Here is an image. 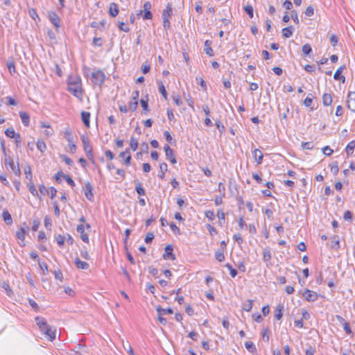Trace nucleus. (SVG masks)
<instances>
[{
    "instance_id": "obj_1",
    "label": "nucleus",
    "mask_w": 355,
    "mask_h": 355,
    "mask_svg": "<svg viewBox=\"0 0 355 355\" xmlns=\"http://www.w3.org/2000/svg\"><path fill=\"white\" fill-rule=\"evenodd\" d=\"M35 320L40 329V331L46 336L49 337L51 341H53L55 338V329L49 326L44 318L37 316L35 318Z\"/></svg>"
},
{
    "instance_id": "obj_2",
    "label": "nucleus",
    "mask_w": 355,
    "mask_h": 355,
    "mask_svg": "<svg viewBox=\"0 0 355 355\" xmlns=\"http://www.w3.org/2000/svg\"><path fill=\"white\" fill-rule=\"evenodd\" d=\"M28 232L29 227L26 223H22L20 226L19 230L16 232V237L18 240H19V244L21 247H24L26 245L24 242L25 236L28 234Z\"/></svg>"
},
{
    "instance_id": "obj_3",
    "label": "nucleus",
    "mask_w": 355,
    "mask_h": 355,
    "mask_svg": "<svg viewBox=\"0 0 355 355\" xmlns=\"http://www.w3.org/2000/svg\"><path fill=\"white\" fill-rule=\"evenodd\" d=\"M105 80V73L100 69L92 72L91 80L95 85L101 86Z\"/></svg>"
},
{
    "instance_id": "obj_4",
    "label": "nucleus",
    "mask_w": 355,
    "mask_h": 355,
    "mask_svg": "<svg viewBox=\"0 0 355 355\" xmlns=\"http://www.w3.org/2000/svg\"><path fill=\"white\" fill-rule=\"evenodd\" d=\"M64 137L68 141V146L69 150L71 153H74L76 151V146L73 143V138L72 132L69 128H67L64 131Z\"/></svg>"
},
{
    "instance_id": "obj_5",
    "label": "nucleus",
    "mask_w": 355,
    "mask_h": 355,
    "mask_svg": "<svg viewBox=\"0 0 355 355\" xmlns=\"http://www.w3.org/2000/svg\"><path fill=\"white\" fill-rule=\"evenodd\" d=\"M4 164L6 166H9L11 168L15 175L19 176L21 175V171L19 164L15 165L14 161L8 155H6Z\"/></svg>"
},
{
    "instance_id": "obj_6",
    "label": "nucleus",
    "mask_w": 355,
    "mask_h": 355,
    "mask_svg": "<svg viewBox=\"0 0 355 355\" xmlns=\"http://www.w3.org/2000/svg\"><path fill=\"white\" fill-rule=\"evenodd\" d=\"M67 90L69 91V92H70L72 95H73L78 99H82V98H83L82 85H69V86H68Z\"/></svg>"
},
{
    "instance_id": "obj_7",
    "label": "nucleus",
    "mask_w": 355,
    "mask_h": 355,
    "mask_svg": "<svg viewBox=\"0 0 355 355\" xmlns=\"http://www.w3.org/2000/svg\"><path fill=\"white\" fill-rule=\"evenodd\" d=\"M84 194L86 198L90 202L94 201V194H93V187L92 184L89 182H86L83 186Z\"/></svg>"
},
{
    "instance_id": "obj_8",
    "label": "nucleus",
    "mask_w": 355,
    "mask_h": 355,
    "mask_svg": "<svg viewBox=\"0 0 355 355\" xmlns=\"http://www.w3.org/2000/svg\"><path fill=\"white\" fill-rule=\"evenodd\" d=\"M164 150L165 152L166 157L171 162V164H174L177 163L176 158L173 154L172 148L168 145L165 144L164 146Z\"/></svg>"
},
{
    "instance_id": "obj_9",
    "label": "nucleus",
    "mask_w": 355,
    "mask_h": 355,
    "mask_svg": "<svg viewBox=\"0 0 355 355\" xmlns=\"http://www.w3.org/2000/svg\"><path fill=\"white\" fill-rule=\"evenodd\" d=\"M48 18L57 29L60 27V18L55 12H49Z\"/></svg>"
},
{
    "instance_id": "obj_10",
    "label": "nucleus",
    "mask_w": 355,
    "mask_h": 355,
    "mask_svg": "<svg viewBox=\"0 0 355 355\" xmlns=\"http://www.w3.org/2000/svg\"><path fill=\"white\" fill-rule=\"evenodd\" d=\"M303 297L308 302H315L318 300V295L316 292L306 289L302 294Z\"/></svg>"
},
{
    "instance_id": "obj_11",
    "label": "nucleus",
    "mask_w": 355,
    "mask_h": 355,
    "mask_svg": "<svg viewBox=\"0 0 355 355\" xmlns=\"http://www.w3.org/2000/svg\"><path fill=\"white\" fill-rule=\"evenodd\" d=\"M347 105L349 110L355 112V92L348 93Z\"/></svg>"
},
{
    "instance_id": "obj_12",
    "label": "nucleus",
    "mask_w": 355,
    "mask_h": 355,
    "mask_svg": "<svg viewBox=\"0 0 355 355\" xmlns=\"http://www.w3.org/2000/svg\"><path fill=\"white\" fill-rule=\"evenodd\" d=\"M81 140L83 145V149L86 154L93 152L92 146L89 144V139L87 136L83 135L81 136Z\"/></svg>"
},
{
    "instance_id": "obj_13",
    "label": "nucleus",
    "mask_w": 355,
    "mask_h": 355,
    "mask_svg": "<svg viewBox=\"0 0 355 355\" xmlns=\"http://www.w3.org/2000/svg\"><path fill=\"white\" fill-rule=\"evenodd\" d=\"M173 246L171 245H168L165 247L164 249V253L163 254V258L166 260L171 259L175 260V255L173 253Z\"/></svg>"
},
{
    "instance_id": "obj_14",
    "label": "nucleus",
    "mask_w": 355,
    "mask_h": 355,
    "mask_svg": "<svg viewBox=\"0 0 355 355\" xmlns=\"http://www.w3.org/2000/svg\"><path fill=\"white\" fill-rule=\"evenodd\" d=\"M76 230L80 234L82 241L87 243H89V236L85 232V226L83 224L78 225Z\"/></svg>"
},
{
    "instance_id": "obj_15",
    "label": "nucleus",
    "mask_w": 355,
    "mask_h": 355,
    "mask_svg": "<svg viewBox=\"0 0 355 355\" xmlns=\"http://www.w3.org/2000/svg\"><path fill=\"white\" fill-rule=\"evenodd\" d=\"M119 157L124 159V164L126 166H128L130 164L131 155L130 153L129 148H126V150L125 151L120 153Z\"/></svg>"
},
{
    "instance_id": "obj_16",
    "label": "nucleus",
    "mask_w": 355,
    "mask_h": 355,
    "mask_svg": "<svg viewBox=\"0 0 355 355\" xmlns=\"http://www.w3.org/2000/svg\"><path fill=\"white\" fill-rule=\"evenodd\" d=\"M68 86L81 85V78L78 76H69L67 80Z\"/></svg>"
},
{
    "instance_id": "obj_17",
    "label": "nucleus",
    "mask_w": 355,
    "mask_h": 355,
    "mask_svg": "<svg viewBox=\"0 0 355 355\" xmlns=\"http://www.w3.org/2000/svg\"><path fill=\"white\" fill-rule=\"evenodd\" d=\"M252 153L253 157L255 159L257 164H261L263 162V157L262 152L260 150L256 148L252 151Z\"/></svg>"
},
{
    "instance_id": "obj_18",
    "label": "nucleus",
    "mask_w": 355,
    "mask_h": 355,
    "mask_svg": "<svg viewBox=\"0 0 355 355\" xmlns=\"http://www.w3.org/2000/svg\"><path fill=\"white\" fill-rule=\"evenodd\" d=\"M137 15L138 16L142 15V18L144 20L151 19L153 17L152 12L150 10H144V9L143 10H138Z\"/></svg>"
},
{
    "instance_id": "obj_19",
    "label": "nucleus",
    "mask_w": 355,
    "mask_h": 355,
    "mask_svg": "<svg viewBox=\"0 0 355 355\" xmlns=\"http://www.w3.org/2000/svg\"><path fill=\"white\" fill-rule=\"evenodd\" d=\"M75 265L78 268L82 269V270H87L89 268V265L88 263L85 261H81L79 258L76 257L75 259Z\"/></svg>"
},
{
    "instance_id": "obj_20",
    "label": "nucleus",
    "mask_w": 355,
    "mask_h": 355,
    "mask_svg": "<svg viewBox=\"0 0 355 355\" xmlns=\"http://www.w3.org/2000/svg\"><path fill=\"white\" fill-rule=\"evenodd\" d=\"M294 31V28L293 26H289L288 27L284 28L282 31V35L285 38H289L293 35Z\"/></svg>"
},
{
    "instance_id": "obj_21",
    "label": "nucleus",
    "mask_w": 355,
    "mask_h": 355,
    "mask_svg": "<svg viewBox=\"0 0 355 355\" xmlns=\"http://www.w3.org/2000/svg\"><path fill=\"white\" fill-rule=\"evenodd\" d=\"M19 116L24 126H28L30 123V116L25 112H19Z\"/></svg>"
},
{
    "instance_id": "obj_22",
    "label": "nucleus",
    "mask_w": 355,
    "mask_h": 355,
    "mask_svg": "<svg viewBox=\"0 0 355 355\" xmlns=\"http://www.w3.org/2000/svg\"><path fill=\"white\" fill-rule=\"evenodd\" d=\"M2 218L6 225H10L12 223V218L8 210H3Z\"/></svg>"
},
{
    "instance_id": "obj_23",
    "label": "nucleus",
    "mask_w": 355,
    "mask_h": 355,
    "mask_svg": "<svg viewBox=\"0 0 355 355\" xmlns=\"http://www.w3.org/2000/svg\"><path fill=\"white\" fill-rule=\"evenodd\" d=\"M109 14L112 17H116L119 14V8L116 3H111L110 4Z\"/></svg>"
},
{
    "instance_id": "obj_24",
    "label": "nucleus",
    "mask_w": 355,
    "mask_h": 355,
    "mask_svg": "<svg viewBox=\"0 0 355 355\" xmlns=\"http://www.w3.org/2000/svg\"><path fill=\"white\" fill-rule=\"evenodd\" d=\"M322 104L324 106L331 105L332 103V96L330 94L324 93L322 97Z\"/></svg>"
},
{
    "instance_id": "obj_25",
    "label": "nucleus",
    "mask_w": 355,
    "mask_h": 355,
    "mask_svg": "<svg viewBox=\"0 0 355 355\" xmlns=\"http://www.w3.org/2000/svg\"><path fill=\"white\" fill-rule=\"evenodd\" d=\"M272 257L271 251L270 248L267 247L263 251V260L264 262L268 263L270 261Z\"/></svg>"
},
{
    "instance_id": "obj_26",
    "label": "nucleus",
    "mask_w": 355,
    "mask_h": 355,
    "mask_svg": "<svg viewBox=\"0 0 355 355\" xmlns=\"http://www.w3.org/2000/svg\"><path fill=\"white\" fill-rule=\"evenodd\" d=\"M81 118H82L83 124L86 127H89L90 113L88 112L83 111L81 112Z\"/></svg>"
},
{
    "instance_id": "obj_27",
    "label": "nucleus",
    "mask_w": 355,
    "mask_h": 355,
    "mask_svg": "<svg viewBox=\"0 0 355 355\" xmlns=\"http://www.w3.org/2000/svg\"><path fill=\"white\" fill-rule=\"evenodd\" d=\"M345 68V67H340V68H338L334 75V78L336 80H342L343 82H345V78L344 76L341 75V73L343 71V69Z\"/></svg>"
},
{
    "instance_id": "obj_28",
    "label": "nucleus",
    "mask_w": 355,
    "mask_h": 355,
    "mask_svg": "<svg viewBox=\"0 0 355 355\" xmlns=\"http://www.w3.org/2000/svg\"><path fill=\"white\" fill-rule=\"evenodd\" d=\"M173 15L172 6L170 3H168L166 8L163 10L162 17H166V18H170Z\"/></svg>"
},
{
    "instance_id": "obj_29",
    "label": "nucleus",
    "mask_w": 355,
    "mask_h": 355,
    "mask_svg": "<svg viewBox=\"0 0 355 355\" xmlns=\"http://www.w3.org/2000/svg\"><path fill=\"white\" fill-rule=\"evenodd\" d=\"M284 310V305L282 304H279L275 308V317L277 320H279L282 318V311Z\"/></svg>"
},
{
    "instance_id": "obj_30",
    "label": "nucleus",
    "mask_w": 355,
    "mask_h": 355,
    "mask_svg": "<svg viewBox=\"0 0 355 355\" xmlns=\"http://www.w3.org/2000/svg\"><path fill=\"white\" fill-rule=\"evenodd\" d=\"M159 169L160 173L158 174L157 176L160 179H164L165 177V172L167 171L168 170V165L165 162H163L159 164Z\"/></svg>"
},
{
    "instance_id": "obj_31",
    "label": "nucleus",
    "mask_w": 355,
    "mask_h": 355,
    "mask_svg": "<svg viewBox=\"0 0 355 355\" xmlns=\"http://www.w3.org/2000/svg\"><path fill=\"white\" fill-rule=\"evenodd\" d=\"M331 248L333 249H338L340 248V241L339 238L337 235H334L331 238Z\"/></svg>"
},
{
    "instance_id": "obj_32",
    "label": "nucleus",
    "mask_w": 355,
    "mask_h": 355,
    "mask_svg": "<svg viewBox=\"0 0 355 355\" xmlns=\"http://www.w3.org/2000/svg\"><path fill=\"white\" fill-rule=\"evenodd\" d=\"M6 64L10 74L15 73V65L12 58L9 59Z\"/></svg>"
},
{
    "instance_id": "obj_33",
    "label": "nucleus",
    "mask_w": 355,
    "mask_h": 355,
    "mask_svg": "<svg viewBox=\"0 0 355 355\" xmlns=\"http://www.w3.org/2000/svg\"><path fill=\"white\" fill-rule=\"evenodd\" d=\"M135 191H137V194L139 196H145L146 195V191H145L144 189L142 187L141 182H137L136 183Z\"/></svg>"
},
{
    "instance_id": "obj_34",
    "label": "nucleus",
    "mask_w": 355,
    "mask_h": 355,
    "mask_svg": "<svg viewBox=\"0 0 355 355\" xmlns=\"http://www.w3.org/2000/svg\"><path fill=\"white\" fill-rule=\"evenodd\" d=\"M204 51H205V53L207 55H208L209 56L211 57L214 55L213 49L211 47L210 44L209 43L208 40L205 41V42Z\"/></svg>"
},
{
    "instance_id": "obj_35",
    "label": "nucleus",
    "mask_w": 355,
    "mask_h": 355,
    "mask_svg": "<svg viewBox=\"0 0 355 355\" xmlns=\"http://www.w3.org/2000/svg\"><path fill=\"white\" fill-rule=\"evenodd\" d=\"M355 148V141H350L346 146L345 151L348 155H352Z\"/></svg>"
},
{
    "instance_id": "obj_36",
    "label": "nucleus",
    "mask_w": 355,
    "mask_h": 355,
    "mask_svg": "<svg viewBox=\"0 0 355 355\" xmlns=\"http://www.w3.org/2000/svg\"><path fill=\"white\" fill-rule=\"evenodd\" d=\"M156 310L159 313V315L173 314V310L171 308L163 309L160 306H158Z\"/></svg>"
},
{
    "instance_id": "obj_37",
    "label": "nucleus",
    "mask_w": 355,
    "mask_h": 355,
    "mask_svg": "<svg viewBox=\"0 0 355 355\" xmlns=\"http://www.w3.org/2000/svg\"><path fill=\"white\" fill-rule=\"evenodd\" d=\"M217 216L218 217V224L220 226H223L225 220V214L222 209H219L217 212Z\"/></svg>"
},
{
    "instance_id": "obj_38",
    "label": "nucleus",
    "mask_w": 355,
    "mask_h": 355,
    "mask_svg": "<svg viewBox=\"0 0 355 355\" xmlns=\"http://www.w3.org/2000/svg\"><path fill=\"white\" fill-rule=\"evenodd\" d=\"M19 133H16L12 128H8L5 131V135L12 139H15Z\"/></svg>"
},
{
    "instance_id": "obj_39",
    "label": "nucleus",
    "mask_w": 355,
    "mask_h": 355,
    "mask_svg": "<svg viewBox=\"0 0 355 355\" xmlns=\"http://www.w3.org/2000/svg\"><path fill=\"white\" fill-rule=\"evenodd\" d=\"M28 188L29 191L33 196H37L38 198L41 199V196H39L38 192L32 182L28 184Z\"/></svg>"
},
{
    "instance_id": "obj_40",
    "label": "nucleus",
    "mask_w": 355,
    "mask_h": 355,
    "mask_svg": "<svg viewBox=\"0 0 355 355\" xmlns=\"http://www.w3.org/2000/svg\"><path fill=\"white\" fill-rule=\"evenodd\" d=\"M36 146H37V148L41 152V153H44L46 149V144L44 141L42 140H37V144H36Z\"/></svg>"
},
{
    "instance_id": "obj_41",
    "label": "nucleus",
    "mask_w": 355,
    "mask_h": 355,
    "mask_svg": "<svg viewBox=\"0 0 355 355\" xmlns=\"http://www.w3.org/2000/svg\"><path fill=\"white\" fill-rule=\"evenodd\" d=\"M55 239L56 243L59 245V247H61V248L63 247V245L64 244L65 237L61 234H58V235L55 236Z\"/></svg>"
},
{
    "instance_id": "obj_42",
    "label": "nucleus",
    "mask_w": 355,
    "mask_h": 355,
    "mask_svg": "<svg viewBox=\"0 0 355 355\" xmlns=\"http://www.w3.org/2000/svg\"><path fill=\"white\" fill-rule=\"evenodd\" d=\"M330 167H331V172L334 174V175H336L338 171H339V167H338V162L335 161V162H333L331 164H330Z\"/></svg>"
},
{
    "instance_id": "obj_43",
    "label": "nucleus",
    "mask_w": 355,
    "mask_h": 355,
    "mask_svg": "<svg viewBox=\"0 0 355 355\" xmlns=\"http://www.w3.org/2000/svg\"><path fill=\"white\" fill-rule=\"evenodd\" d=\"M158 89H159V92L162 94V95L163 96V97L165 98V99H167V92L166 91V89H165V87L164 85H163V83L162 82H159L158 83Z\"/></svg>"
},
{
    "instance_id": "obj_44",
    "label": "nucleus",
    "mask_w": 355,
    "mask_h": 355,
    "mask_svg": "<svg viewBox=\"0 0 355 355\" xmlns=\"http://www.w3.org/2000/svg\"><path fill=\"white\" fill-rule=\"evenodd\" d=\"M245 347L249 352L252 353L257 350L254 344L251 341L245 342Z\"/></svg>"
},
{
    "instance_id": "obj_45",
    "label": "nucleus",
    "mask_w": 355,
    "mask_h": 355,
    "mask_svg": "<svg viewBox=\"0 0 355 355\" xmlns=\"http://www.w3.org/2000/svg\"><path fill=\"white\" fill-rule=\"evenodd\" d=\"M130 146L133 151H135L138 148V141L136 138L132 137L130 141Z\"/></svg>"
},
{
    "instance_id": "obj_46",
    "label": "nucleus",
    "mask_w": 355,
    "mask_h": 355,
    "mask_svg": "<svg viewBox=\"0 0 355 355\" xmlns=\"http://www.w3.org/2000/svg\"><path fill=\"white\" fill-rule=\"evenodd\" d=\"M252 303L253 301L251 300H248L243 305V309L247 312H249L251 311L252 308Z\"/></svg>"
},
{
    "instance_id": "obj_47",
    "label": "nucleus",
    "mask_w": 355,
    "mask_h": 355,
    "mask_svg": "<svg viewBox=\"0 0 355 355\" xmlns=\"http://www.w3.org/2000/svg\"><path fill=\"white\" fill-rule=\"evenodd\" d=\"M302 51L304 55H308L312 52V48L310 44H306L302 46Z\"/></svg>"
},
{
    "instance_id": "obj_48",
    "label": "nucleus",
    "mask_w": 355,
    "mask_h": 355,
    "mask_svg": "<svg viewBox=\"0 0 355 355\" xmlns=\"http://www.w3.org/2000/svg\"><path fill=\"white\" fill-rule=\"evenodd\" d=\"M215 257L219 262H222L225 260V255L223 250H218L215 253Z\"/></svg>"
},
{
    "instance_id": "obj_49",
    "label": "nucleus",
    "mask_w": 355,
    "mask_h": 355,
    "mask_svg": "<svg viewBox=\"0 0 355 355\" xmlns=\"http://www.w3.org/2000/svg\"><path fill=\"white\" fill-rule=\"evenodd\" d=\"M24 173L26 175V178L29 180L30 182L32 181V171H31V167L28 165L24 168Z\"/></svg>"
},
{
    "instance_id": "obj_50",
    "label": "nucleus",
    "mask_w": 355,
    "mask_h": 355,
    "mask_svg": "<svg viewBox=\"0 0 355 355\" xmlns=\"http://www.w3.org/2000/svg\"><path fill=\"white\" fill-rule=\"evenodd\" d=\"M244 10L250 18L253 17V16H254L253 7L251 5H247L246 6H245Z\"/></svg>"
},
{
    "instance_id": "obj_51",
    "label": "nucleus",
    "mask_w": 355,
    "mask_h": 355,
    "mask_svg": "<svg viewBox=\"0 0 355 355\" xmlns=\"http://www.w3.org/2000/svg\"><path fill=\"white\" fill-rule=\"evenodd\" d=\"M63 178L66 180L68 184H69L71 187H74L76 184L73 179L67 175H63Z\"/></svg>"
},
{
    "instance_id": "obj_52",
    "label": "nucleus",
    "mask_w": 355,
    "mask_h": 355,
    "mask_svg": "<svg viewBox=\"0 0 355 355\" xmlns=\"http://www.w3.org/2000/svg\"><path fill=\"white\" fill-rule=\"evenodd\" d=\"M343 218L347 221L352 222V218H353L352 213L349 210L345 211L344 215H343Z\"/></svg>"
},
{
    "instance_id": "obj_53",
    "label": "nucleus",
    "mask_w": 355,
    "mask_h": 355,
    "mask_svg": "<svg viewBox=\"0 0 355 355\" xmlns=\"http://www.w3.org/2000/svg\"><path fill=\"white\" fill-rule=\"evenodd\" d=\"M170 18H166V17H163V26L165 30L170 29L171 28V22L169 20Z\"/></svg>"
},
{
    "instance_id": "obj_54",
    "label": "nucleus",
    "mask_w": 355,
    "mask_h": 355,
    "mask_svg": "<svg viewBox=\"0 0 355 355\" xmlns=\"http://www.w3.org/2000/svg\"><path fill=\"white\" fill-rule=\"evenodd\" d=\"M233 239L239 245H241L243 242L242 236L239 233L234 234L233 236Z\"/></svg>"
},
{
    "instance_id": "obj_55",
    "label": "nucleus",
    "mask_w": 355,
    "mask_h": 355,
    "mask_svg": "<svg viewBox=\"0 0 355 355\" xmlns=\"http://www.w3.org/2000/svg\"><path fill=\"white\" fill-rule=\"evenodd\" d=\"M92 45L98 47L102 46L103 41L101 37H94L92 41Z\"/></svg>"
},
{
    "instance_id": "obj_56",
    "label": "nucleus",
    "mask_w": 355,
    "mask_h": 355,
    "mask_svg": "<svg viewBox=\"0 0 355 355\" xmlns=\"http://www.w3.org/2000/svg\"><path fill=\"white\" fill-rule=\"evenodd\" d=\"M44 227H46V229L51 230L52 223H51V220L49 217L46 216L44 218Z\"/></svg>"
},
{
    "instance_id": "obj_57",
    "label": "nucleus",
    "mask_w": 355,
    "mask_h": 355,
    "mask_svg": "<svg viewBox=\"0 0 355 355\" xmlns=\"http://www.w3.org/2000/svg\"><path fill=\"white\" fill-rule=\"evenodd\" d=\"M137 105H138V101L132 100L129 103V110H130L132 112H135L137 108Z\"/></svg>"
},
{
    "instance_id": "obj_58",
    "label": "nucleus",
    "mask_w": 355,
    "mask_h": 355,
    "mask_svg": "<svg viewBox=\"0 0 355 355\" xmlns=\"http://www.w3.org/2000/svg\"><path fill=\"white\" fill-rule=\"evenodd\" d=\"M154 237L155 236L153 232H148L145 237V242L146 243H150L153 241Z\"/></svg>"
},
{
    "instance_id": "obj_59",
    "label": "nucleus",
    "mask_w": 355,
    "mask_h": 355,
    "mask_svg": "<svg viewBox=\"0 0 355 355\" xmlns=\"http://www.w3.org/2000/svg\"><path fill=\"white\" fill-rule=\"evenodd\" d=\"M343 326L344 331H345V333L347 334H348V335L354 334L348 322H345Z\"/></svg>"
},
{
    "instance_id": "obj_60",
    "label": "nucleus",
    "mask_w": 355,
    "mask_h": 355,
    "mask_svg": "<svg viewBox=\"0 0 355 355\" xmlns=\"http://www.w3.org/2000/svg\"><path fill=\"white\" fill-rule=\"evenodd\" d=\"M205 215L209 220H213L215 218V214L213 211L207 210L205 211Z\"/></svg>"
},
{
    "instance_id": "obj_61",
    "label": "nucleus",
    "mask_w": 355,
    "mask_h": 355,
    "mask_svg": "<svg viewBox=\"0 0 355 355\" xmlns=\"http://www.w3.org/2000/svg\"><path fill=\"white\" fill-rule=\"evenodd\" d=\"M40 225V220L36 218L33 220V225H32V230L33 231H37Z\"/></svg>"
},
{
    "instance_id": "obj_62",
    "label": "nucleus",
    "mask_w": 355,
    "mask_h": 355,
    "mask_svg": "<svg viewBox=\"0 0 355 355\" xmlns=\"http://www.w3.org/2000/svg\"><path fill=\"white\" fill-rule=\"evenodd\" d=\"M323 153L327 156H330L333 153V150L328 146L322 148Z\"/></svg>"
},
{
    "instance_id": "obj_63",
    "label": "nucleus",
    "mask_w": 355,
    "mask_h": 355,
    "mask_svg": "<svg viewBox=\"0 0 355 355\" xmlns=\"http://www.w3.org/2000/svg\"><path fill=\"white\" fill-rule=\"evenodd\" d=\"M305 15L307 17H312L314 15V9L312 6H308L305 10Z\"/></svg>"
},
{
    "instance_id": "obj_64",
    "label": "nucleus",
    "mask_w": 355,
    "mask_h": 355,
    "mask_svg": "<svg viewBox=\"0 0 355 355\" xmlns=\"http://www.w3.org/2000/svg\"><path fill=\"white\" fill-rule=\"evenodd\" d=\"M330 42L333 46H336L338 44V39L336 35H331L330 37Z\"/></svg>"
}]
</instances>
